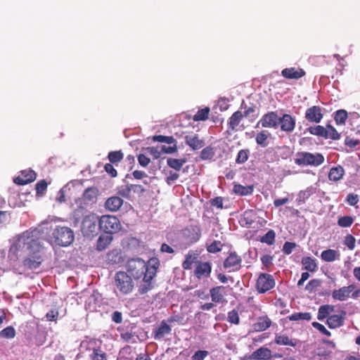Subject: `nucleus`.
I'll list each match as a JSON object with an SVG mask.
<instances>
[{
  "label": "nucleus",
  "mask_w": 360,
  "mask_h": 360,
  "mask_svg": "<svg viewBox=\"0 0 360 360\" xmlns=\"http://www.w3.org/2000/svg\"><path fill=\"white\" fill-rule=\"evenodd\" d=\"M159 262L157 259H150L146 262L141 258H132L126 264V272L134 280L142 279L138 286L140 295H144L154 288L153 279L156 276Z\"/></svg>",
  "instance_id": "obj_1"
},
{
  "label": "nucleus",
  "mask_w": 360,
  "mask_h": 360,
  "mask_svg": "<svg viewBox=\"0 0 360 360\" xmlns=\"http://www.w3.org/2000/svg\"><path fill=\"white\" fill-rule=\"evenodd\" d=\"M114 285L115 292L121 295H129L135 288L133 278L124 271H119L115 274Z\"/></svg>",
  "instance_id": "obj_2"
},
{
  "label": "nucleus",
  "mask_w": 360,
  "mask_h": 360,
  "mask_svg": "<svg viewBox=\"0 0 360 360\" xmlns=\"http://www.w3.org/2000/svg\"><path fill=\"white\" fill-rule=\"evenodd\" d=\"M295 163L299 166L319 167L325 160L323 155L319 153H311L307 151L297 152L295 155Z\"/></svg>",
  "instance_id": "obj_3"
},
{
  "label": "nucleus",
  "mask_w": 360,
  "mask_h": 360,
  "mask_svg": "<svg viewBox=\"0 0 360 360\" xmlns=\"http://www.w3.org/2000/svg\"><path fill=\"white\" fill-rule=\"evenodd\" d=\"M53 238L57 245L66 247L74 240V233L67 226H57L52 233Z\"/></svg>",
  "instance_id": "obj_4"
},
{
  "label": "nucleus",
  "mask_w": 360,
  "mask_h": 360,
  "mask_svg": "<svg viewBox=\"0 0 360 360\" xmlns=\"http://www.w3.org/2000/svg\"><path fill=\"white\" fill-rule=\"evenodd\" d=\"M186 162L185 158H168L167 159V166L173 170H169L167 173L165 181L168 185H171L179 178V172Z\"/></svg>",
  "instance_id": "obj_5"
},
{
  "label": "nucleus",
  "mask_w": 360,
  "mask_h": 360,
  "mask_svg": "<svg viewBox=\"0 0 360 360\" xmlns=\"http://www.w3.org/2000/svg\"><path fill=\"white\" fill-rule=\"evenodd\" d=\"M99 229L110 235L118 232L122 225L117 217L112 215H103L98 220Z\"/></svg>",
  "instance_id": "obj_6"
},
{
  "label": "nucleus",
  "mask_w": 360,
  "mask_h": 360,
  "mask_svg": "<svg viewBox=\"0 0 360 360\" xmlns=\"http://www.w3.org/2000/svg\"><path fill=\"white\" fill-rule=\"evenodd\" d=\"M22 255V241L20 235H18L11 240V245L8 251V260L13 266H15Z\"/></svg>",
  "instance_id": "obj_7"
},
{
  "label": "nucleus",
  "mask_w": 360,
  "mask_h": 360,
  "mask_svg": "<svg viewBox=\"0 0 360 360\" xmlns=\"http://www.w3.org/2000/svg\"><path fill=\"white\" fill-rule=\"evenodd\" d=\"M275 280L272 275L262 273L256 281V289L259 293H265L275 286Z\"/></svg>",
  "instance_id": "obj_8"
},
{
  "label": "nucleus",
  "mask_w": 360,
  "mask_h": 360,
  "mask_svg": "<svg viewBox=\"0 0 360 360\" xmlns=\"http://www.w3.org/2000/svg\"><path fill=\"white\" fill-rule=\"evenodd\" d=\"M279 124V117L276 112L271 111L264 114L258 122L264 128H276Z\"/></svg>",
  "instance_id": "obj_9"
},
{
  "label": "nucleus",
  "mask_w": 360,
  "mask_h": 360,
  "mask_svg": "<svg viewBox=\"0 0 360 360\" xmlns=\"http://www.w3.org/2000/svg\"><path fill=\"white\" fill-rule=\"evenodd\" d=\"M323 109L318 105H313L306 110L305 119L312 123H319L323 117Z\"/></svg>",
  "instance_id": "obj_10"
},
{
  "label": "nucleus",
  "mask_w": 360,
  "mask_h": 360,
  "mask_svg": "<svg viewBox=\"0 0 360 360\" xmlns=\"http://www.w3.org/2000/svg\"><path fill=\"white\" fill-rule=\"evenodd\" d=\"M212 272V264L210 262H196L194 276L198 279L208 278Z\"/></svg>",
  "instance_id": "obj_11"
},
{
  "label": "nucleus",
  "mask_w": 360,
  "mask_h": 360,
  "mask_svg": "<svg viewBox=\"0 0 360 360\" xmlns=\"http://www.w3.org/2000/svg\"><path fill=\"white\" fill-rule=\"evenodd\" d=\"M242 259L235 252H230L224 262L223 266L229 271H238L240 269Z\"/></svg>",
  "instance_id": "obj_12"
},
{
  "label": "nucleus",
  "mask_w": 360,
  "mask_h": 360,
  "mask_svg": "<svg viewBox=\"0 0 360 360\" xmlns=\"http://www.w3.org/2000/svg\"><path fill=\"white\" fill-rule=\"evenodd\" d=\"M228 287L218 285L210 289V293L212 301L215 303H224L226 302L225 297L227 295Z\"/></svg>",
  "instance_id": "obj_13"
},
{
  "label": "nucleus",
  "mask_w": 360,
  "mask_h": 360,
  "mask_svg": "<svg viewBox=\"0 0 360 360\" xmlns=\"http://www.w3.org/2000/svg\"><path fill=\"white\" fill-rule=\"evenodd\" d=\"M43 258L39 248L24 259V266L30 269L38 268L43 262Z\"/></svg>",
  "instance_id": "obj_14"
},
{
  "label": "nucleus",
  "mask_w": 360,
  "mask_h": 360,
  "mask_svg": "<svg viewBox=\"0 0 360 360\" xmlns=\"http://www.w3.org/2000/svg\"><path fill=\"white\" fill-rule=\"evenodd\" d=\"M281 130L288 133L292 132L295 127V118L290 114H284L279 117Z\"/></svg>",
  "instance_id": "obj_15"
},
{
  "label": "nucleus",
  "mask_w": 360,
  "mask_h": 360,
  "mask_svg": "<svg viewBox=\"0 0 360 360\" xmlns=\"http://www.w3.org/2000/svg\"><path fill=\"white\" fill-rule=\"evenodd\" d=\"M97 224L95 220L90 217L84 219L82 224V230L84 235L87 236H94L97 233Z\"/></svg>",
  "instance_id": "obj_16"
},
{
  "label": "nucleus",
  "mask_w": 360,
  "mask_h": 360,
  "mask_svg": "<svg viewBox=\"0 0 360 360\" xmlns=\"http://www.w3.org/2000/svg\"><path fill=\"white\" fill-rule=\"evenodd\" d=\"M354 285L352 284L340 288L338 290H335L332 292V297L335 300H346L349 297V294L354 290Z\"/></svg>",
  "instance_id": "obj_17"
},
{
  "label": "nucleus",
  "mask_w": 360,
  "mask_h": 360,
  "mask_svg": "<svg viewBox=\"0 0 360 360\" xmlns=\"http://www.w3.org/2000/svg\"><path fill=\"white\" fill-rule=\"evenodd\" d=\"M305 71L302 68H288L281 71V75L290 79H298L305 75Z\"/></svg>",
  "instance_id": "obj_18"
},
{
  "label": "nucleus",
  "mask_w": 360,
  "mask_h": 360,
  "mask_svg": "<svg viewBox=\"0 0 360 360\" xmlns=\"http://www.w3.org/2000/svg\"><path fill=\"white\" fill-rule=\"evenodd\" d=\"M184 235L191 243H196L201 236L200 228L198 226H191L184 230Z\"/></svg>",
  "instance_id": "obj_19"
},
{
  "label": "nucleus",
  "mask_w": 360,
  "mask_h": 360,
  "mask_svg": "<svg viewBox=\"0 0 360 360\" xmlns=\"http://www.w3.org/2000/svg\"><path fill=\"white\" fill-rule=\"evenodd\" d=\"M185 142L194 150L202 148L205 144L204 141L200 139L199 135L193 133L185 136Z\"/></svg>",
  "instance_id": "obj_20"
},
{
  "label": "nucleus",
  "mask_w": 360,
  "mask_h": 360,
  "mask_svg": "<svg viewBox=\"0 0 360 360\" xmlns=\"http://www.w3.org/2000/svg\"><path fill=\"white\" fill-rule=\"evenodd\" d=\"M105 261L108 264H118L123 262V257L120 250L114 249L109 251L106 255Z\"/></svg>",
  "instance_id": "obj_21"
},
{
  "label": "nucleus",
  "mask_w": 360,
  "mask_h": 360,
  "mask_svg": "<svg viewBox=\"0 0 360 360\" xmlns=\"http://www.w3.org/2000/svg\"><path fill=\"white\" fill-rule=\"evenodd\" d=\"M199 254L197 251L189 250L185 255V260L182 263V268L185 270H189L191 269L193 264L199 262L198 260Z\"/></svg>",
  "instance_id": "obj_22"
},
{
  "label": "nucleus",
  "mask_w": 360,
  "mask_h": 360,
  "mask_svg": "<svg viewBox=\"0 0 360 360\" xmlns=\"http://www.w3.org/2000/svg\"><path fill=\"white\" fill-rule=\"evenodd\" d=\"M272 321L267 316H259L257 321L252 325L256 332H262L268 329L271 326Z\"/></svg>",
  "instance_id": "obj_23"
},
{
  "label": "nucleus",
  "mask_w": 360,
  "mask_h": 360,
  "mask_svg": "<svg viewBox=\"0 0 360 360\" xmlns=\"http://www.w3.org/2000/svg\"><path fill=\"white\" fill-rule=\"evenodd\" d=\"M345 312L342 311V314H333L328 316L326 324L330 328H336L342 326L345 322Z\"/></svg>",
  "instance_id": "obj_24"
},
{
  "label": "nucleus",
  "mask_w": 360,
  "mask_h": 360,
  "mask_svg": "<svg viewBox=\"0 0 360 360\" xmlns=\"http://www.w3.org/2000/svg\"><path fill=\"white\" fill-rule=\"evenodd\" d=\"M172 328L165 321H162L160 326L153 331V337L155 340H161L166 335L171 333Z\"/></svg>",
  "instance_id": "obj_25"
},
{
  "label": "nucleus",
  "mask_w": 360,
  "mask_h": 360,
  "mask_svg": "<svg viewBox=\"0 0 360 360\" xmlns=\"http://www.w3.org/2000/svg\"><path fill=\"white\" fill-rule=\"evenodd\" d=\"M123 205V200L118 196H112L109 198L105 202V207L111 212H116Z\"/></svg>",
  "instance_id": "obj_26"
},
{
  "label": "nucleus",
  "mask_w": 360,
  "mask_h": 360,
  "mask_svg": "<svg viewBox=\"0 0 360 360\" xmlns=\"http://www.w3.org/2000/svg\"><path fill=\"white\" fill-rule=\"evenodd\" d=\"M243 119V114L240 110H237L229 117L228 121L229 129L236 131L240 122Z\"/></svg>",
  "instance_id": "obj_27"
},
{
  "label": "nucleus",
  "mask_w": 360,
  "mask_h": 360,
  "mask_svg": "<svg viewBox=\"0 0 360 360\" xmlns=\"http://www.w3.org/2000/svg\"><path fill=\"white\" fill-rule=\"evenodd\" d=\"M275 342L278 345H287L295 347L297 345V340L290 339L287 335L276 334Z\"/></svg>",
  "instance_id": "obj_28"
},
{
  "label": "nucleus",
  "mask_w": 360,
  "mask_h": 360,
  "mask_svg": "<svg viewBox=\"0 0 360 360\" xmlns=\"http://www.w3.org/2000/svg\"><path fill=\"white\" fill-rule=\"evenodd\" d=\"M345 170L340 165L332 167L328 173V179L332 181H338L342 179Z\"/></svg>",
  "instance_id": "obj_29"
},
{
  "label": "nucleus",
  "mask_w": 360,
  "mask_h": 360,
  "mask_svg": "<svg viewBox=\"0 0 360 360\" xmlns=\"http://www.w3.org/2000/svg\"><path fill=\"white\" fill-rule=\"evenodd\" d=\"M335 310V307L331 304L321 305L318 311L317 319L319 321H323L325 319H328L330 314Z\"/></svg>",
  "instance_id": "obj_30"
},
{
  "label": "nucleus",
  "mask_w": 360,
  "mask_h": 360,
  "mask_svg": "<svg viewBox=\"0 0 360 360\" xmlns=\"http://www.w3.org/2000/svg\"><path fill=\"white\" fill-rule=\"evenodd\" d=\"M321 257L324 262H332L339 259L340 254L335 250L328 249L321 252Z\"/></svg>",
  "instance_id": "obj_31"
},
{
  "label": "nucleus",
  "mask_w": 360,
  "mask_h": 360,
  "mask_svg": "<svg viewBox=\"0 0 360 360\" xmlns=\"http://www.w3.org/2000/svg\"><path fill=\"white\" fill-rule=\"evenodd\" d=\"M302 264L305 270L310 272H315L318 269L316 260L311 257H302Z\"/></svg>",
  "instance_id": "obj_32"
},
{
  "label": "nucleus",
  "mask_w": 360,
  "mask_h": 360,
  "mask_svg": "<svg viewBox=\"0 0 360 360\" xmlns=\"http://www.w3.org/2000/svg\"><path fill=\"white\" fill-rule=\"evenodd\" d=\"M112 239L113 238L111 235L100 236L97 240L96 250L98 251H103L105 250L111 243Z\"/></svg>",
  "instance_id": "obj_33"
},
{
  "label": "nucleus",
  "mask_w": 360,
  "mask_h": 360,
  "mask_svg": "<svg viewBox=\"0 0 360 360\" xmlns=\"http://www.w3.org/2000/svg\"><path fill=\"white\" fill-rule=\"evenodd\" d=\"M98 193V189L96 187H89L85 189L83 193V199L86 201L93 202L96 200Z\"/></svg>",
  "instance_id": "obj_34"
},
{
  "label": "nucleus",
  "mask_w": 360,
  "mask_h": 360,
  "mask_svg": "<svg viewBox=\"0 0 360 360\" xmlns=\"http://www.w3.org/2000/svg\"><path fill=\"white\" fill-rule=\"evenodd\" d=\"M124 158V154L122 150H113L108 153V159L110 163L117 165Z\"/></svg>",
  "instance_id": "obj_35"
},
{
  "label": "nucleus",
  "mask_w": 360,
  "mask_h": 360,
  "mask_svg": "<svg viewBox=\"0 0 360 360\" xmlns=\"http://www.w3.org/2000/svg\"><path fill=\"white\" fill-rule=\"evenodd\" d=\"M252 356L255 359H266L271 356V351L268 348L260 347L252 353Z\"/></svg>",
  "instance_id": "obj_36"
},
{
  "label": "nucleus",
  "mask_w": 360,
  "mask_h": 360,
  "mask_svg": "<svg viewBox=\"0 0 360 360\" xmlns=\"http://www.w3.org/2000/svg\"><path fill=\"white\" fill-rule=\"evenodd\" d=\"M311 135H315L318 136H321L325 139H327V132L326 131V128L321 125H316L313 127H309L307 129Z\"/></svg>",
  "instance_id": "obj_37"
},
{
  "label": "nucleus",
  "mask_w": 360,
  "mask_h": 360,
  "mask_svg": "<svg viewBox=\"0 0 360 360\" xmlns=\"http://www.w3.org/2000/svg\"><path fill=\"white\" fill-rule=\"evenodd\" d=\"M224 244L221 240H213L210 244H207V251L210 253H217L220 252L224 248Z\"/></svg>",
  "instance_id": "obj_38"
},
{
  "label": "nucleus",
  "mask_w": 360,
  "mask_h": 360,
  "mask_svg": "<svg viewBox=\"0 0 360 360\" xmlns=\"http://www.w3.org/2000/svg\"><path fill=\"white\" fill-rule=\"evenodd\" d=\"M288 319L290 321H297L300 320L310 321L311 319V315L309 312H297L289 316Z\"/></svg>",
  "instance_id": "obj_39"
},
{
  "label": "nucleus",
  "mask_w": 360,
  "mask_h": 360,
  "mask_svg": "<svg viewBox=\"0 0 360 360\" xmlns=\"http://www.w3.org/2000/svg\"><path fill=\"white\" fill-rule=\"evenodd\" d=\"M233 191L236 194L240 195H247L251 194L253 191L252 186H245L240 184H235L233 186Z\"/></svg>",
  "instance_id": "obj_40"
},
{
  "label": "nucleus",
  "mask_w": 360,
  "mask_h": 360,
  "mask_svg": "<svg viewBox=\"0 0 360 360\" xmlns=\"http://www.w3.org/2000/svg\"><path fill=\"white\" fill-rule=\"evenodd\" d=\"M348 117V113L345 110H338L335 112L334 120L337 124H345Z\"/></svg>",
  "instance_id": "obj_41"
},
{
  "label": "nucleus",
  "mask_w": 360,
  "mask_h": 360,
  "mask_svg": "<svg viewBox=\"0 0 360 360\" xmlns=\"http://www.w3.org/2000/svg\"><path fill=\"white\" fill-rule=\"evenodd\" d=\"M135 354L134 349L130 345H126L120 351V354L126 359L132 360Z\"/></svg>",
  "instance_id": "obj_42"
},
{
  "label": "nucleus",
  "mask_w": 360,
  "mask_h": 360,
  "mask_svg": "<svg viewBox=\"0 0 360 360\" xmlns=\"http://www.w3.org/2000/svg\"><path fill=\"white\" fill-rule=\"evenodd\" d=\"M215 155L214 148L212 146H207L202 150L200 155V158L202 160H212Z\"/></svg>",
  "instance_id": "obj_43"
},
{
  "label": "nucleus",
  "mask_w": 360,
  "mask_h": 360,
  "mask_svg": "<svg viewBox=\"0 0 360 360\" xmlns=\"http://www.w3.org/2000/svg\"><path fill=\"white\" fill-rule=\"evenodd\" d=\"M276 233L274 230H269L265 235L260 238V242L272 245L275 243Z\"/></svg>",
  "instance_id": "obj_44"
},
{
  "label": "nucleus",
  "mask_w": 360,
  "mask_h": 360,
  "mask_svg": "<svg viewBox=\"0 0 360 360\" xmlns=\"http://www.w3.org/2000/svg\"><path fill=\"white\" fill-rule=\"evenodd\" d=\"M210 109L208 107L199 110L193 117L195 121L206 120L210 115Z\"/></svg>",
  "instance_id": "obj_45"
},
{
  "label": "nucleus",
  "mask_w": 360,
  "mask_h": 360,
  "mask_svg": "<svg viewBox=\"0 0 360 360\" xmlns=\"http://www.w3.org/2000/svg\"><path fill=\"white\" fill-rule=\"evenodd\" d=\"M267 139L268 135L266 131L259 132L255 137L256 143L263 148H265L268 146Z\"/></svg>",
  "instance_id": "obj_46"
},
{
  "label": "nucleus",
  "mask_w": 360,
  "mask_h": 360,
  "mask_svg": "<svg viewBox=\"0 0 360 360\" xmlns=\"http://www.w3.org/2000/svg\"><path fill=\"white\" fill-rule=\"evenodd\" d=\"M354 222V219L351 216L340 217L338 219V224L340 227H350Z\"/></svg>",
  "instance_id": "obj_47"
},
{
  "label": "nucleus",
  "mask_w": 360,
  "mask_h": 360,
  "mask_svg": "<svg viewBox=\"0 0 360 360\" xmlns=\"http://www.w3.org/2000/svg\"><path fill=\"white\" fill-rule=\"evenodd\" d=\"M117 193L121 197L128 200H131L133 197L131 195V189L130 187V184L120 187L118 189Z\"/></svg>",
  "instance_id": "obj_48"
},
{
  "label": "nucleus",
  "mask_w": 360,
  "mask_h": 360,
  "mask_svg": "<svg viewBox=\"0 0 360 360\" xmlns=\"http://www.w3.org/2000/svg\"><path fill=\"white\" fill-rule=\"evenodd\" d=\"M153 140L154 141H157L159 143H167L168 144H172L176 143V139L172 136H163V135H157L153 137Z\"/></svg>",
  "instance_id": "obj_49"
},
{
  "label": "nucleus",
  "mask_w": 360,
  "mask_h": 360,
  "mask_svg": "<svg viewBox=\"0 0 360 360\" xmlns=\"http://www.w3.org/2000/svg\"><path fill=\"white\" fill-rule=\"evenodd\" d=\"M90 358L91 360H107V355L101 349L94 348Z\"/></svg>",
  "instance_id": "obj_50"
},
{
  "label": "nucleus",
  "mask_w": 360,
  "mask_h": 360,
  "mask_svg": "<svg viewBox=\"0 0 360 360\" xmlns=\"http://www.w3.org/2000/svg\"><path fill=\"white\" fill-rule=\"evenodd\" d=\"M327 132V139L330 138L332 140H338L340 138V134L338 131L330 124H328L326 128Z\"/></svg>",
  "instance_id": "obj_51"
},
{
  "label": "nucleus",
  "mask_w": 360,
  "mask_h": 360,
  "mask_svg": "<svg viewBox=\"0 0 360 360\" xmlns=\"http://www.w3.org/2000/svg\"><path fill=\"white\" fill-rule=\"evenodd\" d=\"M37 179V174L34 171L29 169L24 170V185L33 182Z\"/></svg>",
  "instance_id": "obj_52"
},
{
  "label": "nucleus",
  "mask_w": 360,
  "mask_h": 360,
  "mask_svg": "<svg viewBox=\"0 0 360 360\" xmlns=\"http://www.w3.org/2000/svg\"><path fill=\"white\" fill-rule=\"evenodd\" d=\"M15 335V329L12 326H8L0 331V337L6 339H11Z\"/></svg>",
  "instance_id": "obj_53"
},
{
  "label": "nucleus",
  "mask_w": 360,
  "mask_h": 360,
  "mask_svg": "<svg viewBox=\"0 0 360 360\" xmlns=\"http://www.w3.org/2000/svg\"><path fill=\"white\" fill-rule=\"evenodd\" d=\"M47 186L48 184L46 180L43 179L38 181L35 186L37 195L38 196H42L46 191Z\"/></svg>",
  "instance_id": "obj_54"
},
{
  "label": "nucleus",
  "mask_w": 360,
  "mask_h": 360,
  "mask_svg": "<svg viewBox=\"0 0 360 360\" xmlns=\"http://www.w3.org/2000/svg\"><path fill=\"white\" fill-rule=\"evenodd\" d=\"M227 321L235 325H238L240 323V317L238 311L236 309H233L228 313Z\"/></svg>",
  "instance_id": "obj_55"
},
{
  "label": "nucleus",
  "mask_w": 360,
  "mask_h": 360,
  "mask_svg": "<svg viewBox=\"0 0 360 360\" xmlns=\"http://www.w3.org/2000/svg\"><path fill=\"white\" fill-rule=\"evenodd\" d=\"M355 243L356 239L352 235L347 234V236H345L343 243L350 250H353L355 248Z\"/></svg>",
  "instance_id": "obj_56"
},
{
  "label": "nucleus",
  "mask_w": 360,
  "mask_h": 360,
  "mask_svg": "<svg viewBox=\"0 0 360 360\" xmlns=\"http://www.w3.org/2000/svg\"><path fill=\"white\" fill-rule=\"evenodd\" d=\"M248 150H240L237 155L236 162L238 164H243L248 159Z\"/></svg>",
  "instance_id": "obj_57"
},
{
  "label": "nucleus",
  "mask_w": 360,
  "mask_h": 360,
  "mask_svg": "<svg viewBox=\"0 0 360 360\" xmlns=\"http://www.w3.org/2000/svg\"><path fill=\"white\" fill-rule=\"evenodd\" d=\"M311 325L314 328L317 329L322 334H323L328 337H330L331 335V333L329 330H328L326 328V327L323 325H322L321 323L314 321L311 323Z\"/></svg>",
  "instance_id": "obj_58"
},
{
  "label": "nucleus",
  "mask_w": 360,
  "mask_h": 360,
  "mask_svg": "<svg viewBox=\"0 0 360 360\" xmlns=\"http://www.w3.org/2000/svg\"><path fill=\"white\" fill-rule=\"evenodd\" d=\"M114 164L107 163L104 166V169L111 177H116L117 175V172L115 169Z\"/></svg>",
  "instance_id": "obj_59"
},
{
  "label": "nucleus",
  "mask_w": 360,
  "mask_h": 360,
  "mask_svg": "<svg viewBox=\"0 0 360 360\" xmlns=\"http://www.w3.org/2000/svg\"><path fill=\"white\" fill-rule=\"evenodd\" d=\"M58 311L56 309H52L46 314V317L49 321H56L58 317Z\"/></svg>",
  "instance_id": "obj_60"
},
{
  "label": "nucleus",
  "mask_w": 360,
  "mask_h": 360,
  "mask_svg": "<svg viewBox=\"0 0 360 360\" xmlns=\"http://www.w3.org/2000/svg\"><path fill=\"white\" fill-rule=\"evenodd\" d=\"M296 247L295 243L285 242L283 246V252L285 255H290L292 252L293 249Z\"/></svg>",
  "instance_id": "obj_61"
},
{
  "label": "nucleus",
  "mask_w": 360,
  "mask_h": 360,
  "mask_svg": "<svg viewBox=\"0 0 360 360\" xmlns=\"http://www.w3.org/2000/svg\"><path fill=\"white\" fill-rule=\"evenodd\" d=\"M208 352L206 350H198L195 352L192 356L193 360H204L205 358L208 355Z\"/></svg>",
  "instance_id": "obj_62"
},
{
  "label": "nucleus",
  "mask_w": 360,
  "mask_h": 360,
  "mask_svg": "<svg viewBox=\"0 0 360 360\" xmlns=\"http://www.w3.org/2000/svg\"><path fill=\"white\" fill-rule=\"evenodd\" d=\"M262 264L269 269L272 266L273 257L269 255H264L261 257Z\"/></svg>",
  "instance_id": "obj_63"
},
{
  "label": "nucleus",
  "mask_w": 360,
  "mask_h": 360,
  "mask_svg": "<svg viewBox=\"0 0 360 360\" xmlns=\"http://www.w3.org/2000/svg\"><path fill=\"white\" fill-rule=\"evenodd\" d=\"M193 295L201 300H207L209 298V294L206 290L202 289L195 290Z\"/></svg>",
  "instance_id": "obj_64"
}]
</instances>
